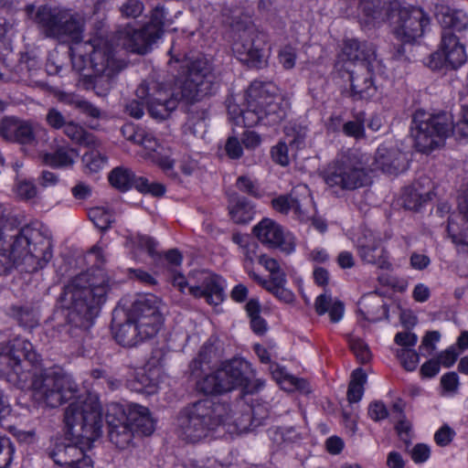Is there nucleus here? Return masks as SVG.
I'll list each match as a JSON object with an SVG mask.
<instances>
[{
    "label": "nucleus",
    "instance_id": "15",
    "mask_svg": "<svg viewBox=\"0 0 468 468\" xmlns=\"http://www.w3.org/2000/svg\"><path fill=\"white\" fill-rule=\"evenodd\" d=\"M251 372L250 364L240 358L227 360L212 374L207 376L202 382V389L207 394H221L239 387L249 388V378Z\"/></svg>",
    "mask_w": 468,
    "mask_h": 468
},
{
    "label": "nucleus",
    "instance_id": "19",
    "mask_svg": "<svg viewBox=\"0 0 468 468\" xmlns=\"http://www.w3.org/2000/svg\"><path fill=\"white\" fill-rule=\"evenodd\" d=\"M161 303V300L152 293L138 295L127 314L134 323L154 336L163 324Z\"/></svg>",
    "mask_w": 468,
    "mask_h": 468
},
{
    "label": "nucleus",
    "instance_id": "13",
    "mask_svg": "<svg viewBox=\"0 0 468 468\" xmlns=\"http://www.w3.org/2000/svg\"><path fill=\"white\" fill-rule=\"evenodd\" d=\"M38 362L39 355L26 339L16 338L0 346V376L9 382H26L30 371L28 366H37Z\"/></svg>",
    "mask_w": 468,
    "mask_h": 468
},
{
    "label": "nucleus",
    "instance_id": "27",
    "mask_svg": "<svg viewBox=\"0 0 468 468\" xmlns=\"http://www.w3.org/2000/svg\"><path fill=\"white\" fill-rule=\"evenodd\" d=\"M403 154L396 148L380 145L375 154V168L388 175H397L403 170Z\"/></svg>",
    "mask_w": 468,
    "mask_h": 468
},
{
    "label": "nucleus",
    "instance_id": "25",
    "mask_svg": "<svg viewBox=\"0 0 468 468\" xmlns=\"http://www.w3.org/2000/svg\"><path fill=\"white\" fill-rule=\"evenodd\" d=\"M373 66H356L350 73L351 92L355 100H367L376 93L372 77Z\"/></svg>",
    "mask_w": 468,
    "mask_h": 468
},
{
    "label": "nucleus",
    "instance_id": "21",
    "mask_svg": "<svg viewBox=\"0 0 468 468\" xmlns=\"http://www.w3.org/2000/svg\"><path fill=\"white\" fill-rule=\"evenodd\" d=\"M253 234L270 249H279L285 254H290L295 250L292 235L284 233L282 228L271 218H263L254 226Z\"/></svg>",
    "mask_w": 468,
    "mask_h": 468
},
{
    "label": "nucleus",
    "instance_id": "63",
    "mask_svg": "<svg viewBox=\"0 0 468 468\" xmlns=\"http://www.w3.org/2000/svg\"><path fill=\"white\" fill-rule=\"evenodd\" d=\"M305 132L300 130L295 131L292 128H286L284 140L291 148L300 149L303 146L305 141Z\"/></svg>",
    "mask_w": 468,
    "mask_h": 468
},
{
    "label": "nucleus",
    "instance_id": "39",
    "mask_svg": "<svg viewBox=\"0 0 468 468\" xmlns=\"http://www.w3.org/2000/svg\"><path fill=\"white\" fill-rule=\"evenodd\" d=\"M137 178L131 169L122 166L113 168L108 176L110 184L114 188L122 192L129 190L133 186L135 188Z\"/></svg>",
    "mask_w": 468,
    "mask_h": 468
},
{
    "label": "nucleus",
    "instance_id": "29",
    "mask_svg": "<svg viewBox=\"0 0 468 468\" xmlns=\"http://www.w3.org/2000/svg\"><path fill=\"white\" fill-rule=\"evenodd\" d=\"M441 48L446 58L450 69H456L466 60L464 47L459 42L457 37L449 30L441 34Z\"/></svg>",
    "mask_w": 468,
    "mask_h": 468
},
{
    "label": "nucleus",
    "instance_id": "41",
    "mask_svg": "<svg viewBox=\"0 0 468 468\" xmlns=\"http://www.w3.org/2000/svg\"><path fill=\"white\" fill-rule=\"evenodd\" d=\"M250 317V328L258 335H263L268 330L267 322L261 316V304L258 300L250 299L245 305Z\"/></svg>",
    "mask_w": 468,
    "mask_h": 468
},
{
    "label": "nucleus",
    "instance_id": "50",
    "mask_svg": "<svg viewBox=\"0 0 468 468\" xmlns=\"http://www.w3.org/2000/svg\"><path fill=\"white\" fill-rule=\"evenodd\" d=\"M218 356V348L210 340L207 341L200 348L197 356L193 360L196 368L204 364H209Z\"/></svg>",
    "mask_w": 468,
    "mask_h": 468
},
{
    "label": "nucleus",
    "instance_id": "8",
    "mask_svg": "<svg viewBox=\"0 0 468 468\" xmlns=\"http://www.w3.org/2000/svg\"><path fill=\"white\" fill-rule=\"evenodd\" d=\"M369 170L366 154L348 150L328 164L322 177L334 191H354L367 184Z\"/></svg>",
    "mask_w": 468,
    "mask_h": 468
},
{
    "label": "nucleus",
    "instance_id": "34",
    "mask_svg": "<svg viewBox=\"0 0 468 468\" xmlns=\"http://www.w3.org/2000/svg\"><path fill=\"white\" fill-rule=\"evenodd\" d=\"M229 201L231 204L229 214L235 223L247 224L253 218V206L245 197L233 194Z\"/></svg>",
    "mask_w": 468,
    "mask_h": 468
},
{
    "label": "nucleus",
    "instance_id": "23",
    "mask_svg": "<svg viewBox=\"0 0 468 468\" xmlns=\"http://www.w3.org/2000/svg\"><path fill=\"white\" fill-rule=\"evenodd\" d=\"M458 211L449 218L447 231L453 243L468 248V185L458 196Z\"/></svg>",
    "mask_w": 468,
    "mask_h": 468
},
{
    "label": "nucleus",
    "instance_id": "64",
    "mask_svg": "<svg viewBox=\"0 0 468 468\" xmlns=\"http://www.w3.org/2000/svg\"><path fill=\"white\" fill-rule=\"evenodd\" d=\"M237 188L251 197H259L260 192L258 186L248 176H239L236 182Z\"/></svg>",
    "mask_w": 468,
    "mask_h": 468
},
{
    "label": "nucleus",
    "instance_id": "45",
    "mask_svg": "<svg viewBox=\"0 0 468 468\" xmlns=\"http://www.w3.org/2000/svg\"><path fill=\"white\" fill-rule=\"evenodd\" d=\"M166 16L167 12L164 5H157L150 11L149 21L145 23V25L152 30H158V36L162 37L165 27L169 24V20Z\"/></svg>",
    "mask_w": 468,
    "mask_h": 468
},
{
    "label": "nucleus",
    "instance_id": "38",
    "mask_svg": "<svg viewBox=\"0 0 468 468\" xmlns=\"http://www.w3.org/2000/svg\"><path fill=\"white\" fill-rule=\"evenodd\" d=\"M269 436L279 447H288L299 443L303 436L295 427H274L269 431Z\"/></svg>",
    "mask_w": 468,
    "mask_h": 468
},
{
    "label": "nucleus",
    "instance_id": "18",
    "mask_svg": "<svg viewBox=\"0 0 468 468\" xmlns=\"http://www.w3.org/2000/svg\"><path fill=\"white\" fill-rule=\"evenodd\" d=\"M0 136L6 142L28 146L48 140V131L42 125L16 116H5L0 121Z\"/></svg>",
    "mask_w": 468,
    "mask_h": 468
},
{
    "label": "nucleus",
    "instance_id": "17",
    "mask_svg": "<svg viewBox=\"0 0 468 468\" xmlns=\"http://www.w3.org/2000/svg\"><path fill=\"white\" fill-rule=\"evenodd\" d=\"M247 95L258 99L264 125L278 124L285 118L287 102L277 93V89L272 83L253 81L248 89Z\"/></svg>",
    "mask_w": 468,
    "mask_h": 468
},
{
    "label": "nucleus",
    "instance_id": "37",
    "mask_svg": "<svg viewBox=\"0 0 468 468\" xmlns=\"http://www.w3.org/2000/svg\"><path fill=\"white\" fill-rule=\"evenodd\" d=\"M254 281L261 284L264 289L275 295L279 300L284 303H291L293 301V293L286 289V277H276L273 281H268L259 275H254Z\"/></svg>",
    "mask_w": 468,
    "mask_h": 468
},
{
    "label": "nucleus",
    "instance_id": "20",
    "mask_svg": "<svg viewBox=\"0 0 468 468\" xmlns=\"http://www.w3.org/2000/svg\"><path fill=\"white\" fill-rule=\"evenodd\" d=\"M160 38L158 30H152L145 24L140 28H134L128 24L116 33L118 45L130 52L141 55L149 52Z\"/></svg>",
    "mask_w": 468,
    "mask_h": 468
},
{
    "label": "nucleus",
    "instance_id": "60",
    "mask_svg": "<svg viewBox=\"0 0 468 468\" xmlns=\"http://www.w3.org/2000/svg\"><path fill=\"white\" fill-rule=\"evenodd\" d=\"M296 58V49L290 45L283 47L279 51V62L285 69H291L295 66Z\"/></svg>",
    "mask_w": 468,
    "mask_h": 468
},
{
    "label": "nucleus",
    "instance_id": "7",
    "mask_svg": "<svg viewBox=\"0 0 468 468\" xmlns=\"http://www.w3.org/2000/svg\"><path fill=\"white\" fill-rule=\"evenodd\" d=\"M31 385L35 400L50 408L59 407L72 399L75 402L80 398L94 396L90 393L79 396L78 385L58 366L34 373Z\"/></svg>",
    "mask_w": 468,
    "mask_h": 468
},
{
    "label": "nucleus",
    "instance_id": "59",
    "mask_svg": "<svg viewBox=\"0 0 468 468\" xmlns=\"http://www.w3.org/2000/svg\"><path fill=\"white\" fill-rule=\"evenodd\" d=\"M288 147L289 144L284 140L279 142L276 145H274L271 148V157L275 163L282 166L289 165L290 160L288 155Z\"/></svg>",
    "mask_w": 468,
    "mask_h": 468
},
{
    "label": "nucleus",
    "instance_id": "24",
    "mask_svg": "<svg viewBox=\"0 0 468 468\" xmlns=\"http://www.w3.org/2000/svg\"><path fill=\"white\" fill-rule=\"evenodd\" d=\"M112 332L117 343L125 347H133L137 344L154 337L151 334L134 323L132 317L127 314L123 323L116 324L112 320Z\"/></svg>",
    "mask_w": 468,
    "mask_h": 468
},
{
    "label": "nucleus",
    "instance_id": "52",
    "mask_svg": "<svg viewBox=\"0 0 468 468\" xmlns=\"http://www.w3.org/2000/svg\"><path fill=\"white\" fill-rule=\"evenodd\" d=\"M119 11L124 18L136 19L144 13V4L142 0H124Z\"/></svg>",
    "mask_w": 468,
    "mask_h": 468
},
{
    "label": "nucleus",
    "instance_id": "57",
    "mask_svg": "<svg viewBox=\"0 0 468 468\" xmlns=\"http://www.w3.org/2000/svg\"><path fill=\"white\" fill-rule=\"evenodd\" d=\"M15 188L17 197L23 200H31L37 195V186L32 181L19 180Z\"/></svg>",
    "mask_w": 468,
    "mask_h": 468
},
{
    "label": "nucleus",
    "instance_id": "48",
    "mask_svg": "<svg viewBox=\"0 0 468 468\" xmlns=\"http://www.w3.org/2000/svg\"><path fill=\"white\" fill-rule=\"evenodd\" d=\"M44 161L47 165L52 167H65L73 164V159L69 151L64 148H59L54 153L46 154Z\"/></svg>",
    "mask_w": 468,
    "mask_h": 468
},
{
    "label": "nucleus",
    "instance_id": "43",
    "mask_svg": "<svg viewBox=\"0 0 468 468\" xmlns=\"http://www.w3.org/2000/svg\"><path fill=\"white\" fill-rule=\"evenodd\" d=\"M367 319L370 321H378L385 316L388 318V309L377 293L372 292L364 298Z\"/></svg>",
    "mask_w": 468,
    "mask_h": 468
},
{
    "label": "nucleus",
    "instance_id": "2",
    "mask_svg": "<svg viewBox=\"0 0 468 468\" xmlns=\"http://www.w3.org/2000/svg\"><path fill=\"white\" fill-rule=\"evenodd\" d=\"M108 291L109 279L102 273H80L64 286L60 299L68 314L60 326L62 340H71L88 350L91 339L90 330L106 302Z\"/></svg>",
    "mask_w": 468,
    "mask_h": 468
},
{
    "label": "nucleus",
    "instance_id": "9",
    "mask_svg": "<svg viewBox=\"0 0 468 468\" xmlns=\"http://www.w3.org/2000/svg\"><path fill=\"white\" fill-rule=\"evenodd\" d=\"M452 133V119L447 112L431 114L418 110L412 115L410 134L420 153L428 154L441 148Z\"/></svg>",
    "mask_w": 468,
    "mask_h": 468
},
{
    "label": "nucleus",
    "instance_id": "51",
    "mask_svg": "<svg viewBox=\"0 0 468 468\" xmlns=\"http://www.w3.org/2000/svg\"><path fill=\"white\" fill-rule=\"evenodd\" d=\"M91 150L82 156V161L85 166L92 173L101 170L106 164L107 158L101 154L97 148H90Z\"/></svg>",
    "mask_w": 468,
    "mask_h": 468
},
{
    "label": "nucleus",
    "instance_id": "26",
    "mask_svg": "<svg viewBox=\"0 0 468 468\" xmlns=\"http://www.w3.org/2000/svg\"><path fill=\"white\" fill-rule=\"evenodd\" d=\"M357 251L360 259L365 263L376 265L382 270H388L391 264L388 262L385 250L379 240L375 238L359 239Z\"/></svg>",
    "mask_w": 468,
    "mask_h": 468
},
{
    "label": "nucleus",
    "instance_id": "40",
    "mask_svg": "<svg viewBox=\"0 0 468 468\" xmlns=\"http://www.w3.org/2000/svg\"><path fill=\"white\" fill-rule=\"evenodd\" d=\"M248 105L245 110H241L238 116L234 117L237 123H243L244 126H254L259 123L263 124L261 113L260 112V104L257 98L248 96Z\"/></svg>",
    "mask_w": 468,
    "mask_h": 468
},
{
    "label": "nucleus",
    "instance_id": "28",
    "mask_svg": "<svg viewBox=\"0 0 468 468\" xmlns=\"http://www.w3.org/2000/svg\"><path fill=\"white\" fill-rule=\"evenodd\" d=\"M347 59L359 62L358 66H373L376 60L375 46L369 42L348 39L343 48Z\"/></svg>",
    "mask_w": 468,
    "mask_h": 468
},
{
    "label": "nucleus",
    "instance_id": "47",
    "mask_svg": "<svg viewBox=\"0 0 468 468\" xmlns=\"http://www.w3.org/2000/svg\"><path fill=\"white\" fill-rule=\"evenodd\" d=\"M74 109L80 111L82 114L93 120H99L102 116V112L97 106L90 101L79 98L73 97L69 101Z\"/></svg>",
    "mask_w": 468,
    "mask_h": 468
},
{
    "label": "nucleus",
    "instance_id": "54",
    "mask_svg": "<svg viewBox=\"0 0 468 468\" xmlns=\"http://www.w3.org/2000/svg\"><path fill=\"white\" fill-rule=\"evenodd\" d=\"M397 357L399 359L402 367L408 371L416 369L420 356L419 354L410 348H400L397 351Z\"/></svg>",
    "mask_w": 468,
    "mask_h": 468
},
{
    "label": "nucleus",
    "instance_id": "36",
    "mask_svg": "<svg viewBox=\"0 0 468 468\" xmlns=\"http://www.w3.org/2000/svg\"><path fill=\"white\" fill-rule=\"evenodd\" d=\"M63 132L71 141L85 145L89 148H99L101 142L97 137L87 132L81 125L74 122H67L63 126Z\"/></svg>",
    "mask_w": 468,
    "mask_h": 468
},
{
    "label": "nucleus",
    "instance_id": "11",
    "mask_svg": "<svg viewBox=\"0 0 468 468\" xmlns=\"http://www.w3.org/2000/svg\"><path fill=\"white\" fill-rule=\"evenodd\" d=\"M232 50L239 60L250 68H262L267 63V35L260 31L249 18L233 22Z\"/></svg>",
    "mask_w": 468,
    "mask_h": 468
},
{
    "label": "nucleus",
    "instance_id": "22",
    "mask_svg": "<svg viewBox=\"0 0 468 468\" xmlns=\"http://www.w3.org/2000/svg\"><path fill=\"white\" fill-rule=\"evenodd\" d=\"M105 419L110 441L118 449H126L133 437L132 427L127 421L126 410L120 404L112 403L107 408Z\"/></svg>",
    "mask_w": 468,
    "mask_h": 468
},
{
    "label": "nucleus",
    "instance_id": "10",
    "mask_svg": "<svg viewBox=\"0 0 468 468\" xmlns=\"http://www.w3.org/2000/svg\"><path fill=\"white\" fill-rule=\"evenodd\" d=\"M136 96L144 102L151 116L160 120L168 118L179 102L185 101L176 80L170 83L147 78L137 87Z\"/></svg>",
    "mask_w": 468,
    "mask_h": 468
},
{
    "label": "nucleus",
    "instance_id": "3",
    "mask_svg": "<svg viewBox=\"0 0 468 468\" xmlns=\"http://www.w3.org/2000/svg\"><path fill=\"white\" fill-rule=\"evenodd\" d=\"M52 257L51 239L31 225L18 228L8 223L0 205V275H8L15 270L37 272Z\"/></svg>",
    "mask_w": 468,
    "mask_h": 468
},
{
    "label": "nucleus",
    "instance_id": "42",
    "mask_svg": "<svg viewBox=\"0 0 468 468\" xmlns=\"http://www.w3.org/2000/svg\"><path fill=\"white\" fill-rule=\"evenodd\" d=\"M367 377L366 372L358 367L351 374V379L347 389V399L350 403L358 402L364 394V386L367 383Z\"/></svg>",
    "mask_w": 468,
    "mask_h": 468
},
{
    "label": "nucleus",
    "instance_id": "61",
    "mask_svg": "<svg viewBox=\"0 0 468 468\" xmlns=\"http://www.w3.org/2000/svg\"><path fill=\"white\" fill-rule=\"evenodd\" d=\"M459 377L455 372H448L441 378V387L444 393L455 394L459 389Z\"/></svg>",
    "mask_w": 468,
    "mask_h": 468
},
{
    "label": "nucleus",
    "instance_id": "30",
    "mask_svg": "<svg viewBox=\"0 0 468 468\" xmlns=\"http://www.w3.org/2000/svg\"><path fill=\"white\" fill-rule=\"evenodd\" d=\"M127 421L132 430L144 435H151L154 431V421L149 410L144 406L133 404L126 410Z\"/></svg>",
    "mask_w": 468,
    "mask_h": 468
},
{
    "label": "nucleus",
    "instance_id": "32",
    "mask_svg": "<svg viewBox=\"0 0 468 468\" xmlns=\"http://www.w3.org/2000/svg\"><path fill=\"white\" fill-rule=\"evenodd\" d=\"M116 73L107 71L83 74L81 83L85 90H91L98 96H105L112 89V79Z\"/></svg>",
    "mask_w": 468,
    "mask_h": 468
},
{
    "label": "nucleus",
    "instance_id": "6",
    "mask_svg": "<svg viewBox=\"0 0 468 468\" xmlns=\"http://www.w3.org/2000/svg\"><path fill=\"white\" fill-rule=\"evenodd\" d=\"M33 21L46 37L71 42L74 46L83 39L86 19L82 13L74 9L42 5L37 7Z\"/></svg>",
    "mask_w": 468,
    "mask_h": 468
},
{
    "label": "nucleus",
    "instance_id": "44",
    "mask_svg": "<svg viewBox=\"0 0 468 468\" xmlns=\"http://www.w3.org/2000/svg\"><path fill=\"white\" fill-rule=\"evenodd\" d=\"M89 218L93 222L96 228L105 231L111 228L114 222V215L112 210L104 207H94L88 211Z\"/></svg>",
    "mask_w": 468,
    "mask_h": 468
},
{
    "label": "nucleus",
    "instance_id": "35",
    "mask_svg": "<svg viewBox=\"0 0 468 468\" xmlns=\"http://www.w3.org/2000/svg\"><path fill=\"white\" fill-rule=\"evenodd\" d=\"M437 16L444 27L452 28L459 32L468 28V15L461 9L441 7Z\"/></svg>",
    "mask_w": 468,
    "mask_h": 468
},
{
    "label": "nucleus",
    "instance_id": "58",
    "mask_svg": "<svg viewBox=\"0 0 468 468\" xmlns=\"http://www.w3.org/2000/svg\"><path fill=\"white\" fill-rule=\"evenodd\" d=\"M349 346L360 363L365 364L370 360L371 355L367 346L359 338H351Z\"/></svg>",
    "mask_w": 468,
    "mask_h": 468
},
{
    "label": "nucleus",
    "instance_id": "46",
    "mask_svg": "<svg viewBox=\"0 0 468 468\" xmlns=\"http://www.w3.org/2000/svg\"><path fill=\"white\" fill-rule=\"evenodd\" d=\"M10 315L23 327L32 328L37 324L33 309L28 306L14 305L10 308Z\"/></svg>",
    "mask_w": 468,
    "mask_h": 468
},
{
    "label": "nucleus",
    "instance_id": "49",
    "mask_svg": "<svg viewBox=\"0 0 468 468\" xmlns=\"http://www.w3.org/2000/svg\"><path fill=\"white\" fill-rule=\"evenodd\" d=\"M259 249V245L255 241H250L248 245H246L243 249H241V252L244 256L243 259V267L249 276L254 280V275H258L253 271L254 261L257 259L259 261V255L257 250Z\"/></svg>",
    "mask_w": 468,
    "mask_h": 468
},
{
    "label": "nucleus",
    "instance_id": "62",
    "mask_svg": "<svg viewBox=\"0 0 468 468\" xmlns=\"http://www.w3.org/2000/svg\"><path fill=\"white\" fill-rule=\"evenodd\" d=\"M343 133L346 136L361 139L365 137L364 122L359 120L346 122L343 124Z\"/></svg>",
    "mask_w": 468,
    "mask_h": 468
},
{
    "label": "nucleus",
    "instance_id": "55",
    "mask_svg": "<svg viewBox=\"0 0 468 468\" xmlns=\"http://www.w3.org/2000/svg\"><path fill=\"white\" fill-rule=\"evenodd\" d=\"M259 263L264 267L271 274L269 281H273L276 277H286L285 272L282 270L278 260L268 256L267 254L259 255Z\"/></svg>",
    "mask_w": 468,
    "mask_h": 468
},
{
    "label": "nucleus",
    "instance_id": "56",
    "mask_svg": "<svg viewBox=\"0 0 468 468\" xmlns=\"http://www.w3.org/2000/svg\"><path fill=\"white\" fill-rule=\"evenodd\" d=\"M15 447L9 438L0 435V468H7L13 460Z\"/></svg>",
    "mask_w": 468,
    "mask_h": 468
},
{
    "label": "nucleus",
    "instance_id": "14",
    "mask_svg": "<svg viewBox=\"0 0 468 468\" xmlns=\"http://www.w3.org/2000/svg\"><path fill=\"white\" fill-rule=\"evenodd\" d=\"M72 67L81 72L87 66L92 72H118L113 49L107 40L94 37L69 48Z\"/></svg>",
    "mask_w": 468,
    "mask_h": 468
},
{
    "label": "nucleus",
    "instance_id": "1",
    "mask_svg": "<svg viewBox=\"0 0 468 468\" xmlns=\"http://www.w3.org/2000/svg\"><path fill=\"white\" fill-rule=\"evenodd\" d=\"M64 422L70 442L51 441L47 455L58 465L69 468H93L87 453L102 433V409L97 396L80 398L65 410Z\"/></svg>",
    "mask_w": 468,
    "mask_h": 468
},
{
    "label": "nucleus",
    "instance_id": "33",
    "mask_svg": "<svg viewBox=\"0 0 468 468\" xmlns=\"http://www.w3.org/2000/svg\"><path fill=\"white\" fill-rule=\"evenodd\" d=\"M314 308L319 315L328 313L332 323H338L342 319L345 311L344 303L341 301H333L331 295L326 293L317 296Z\"/></svg>",
    "mask_w": 468,
    "mask_h": 468
},
{
    "label": "nucleus",
    "instance_id": "4",
    "mask_svg": "<svg viewBox=\"0 0 468 468\" xmlns=\"http://www.w3.org/2000/svg\"><path fill=\"white\" fill-rule=\"evenodd\" d=\"M243 427L232 416L229 404L204 399L187 404L176 415L175 427L177 436L195 443L208 436L219 426Z\"/></svg>",
    "mask_w": 468,
    "mask_h": 468
},
{
    "label": "nucleus",
    "instance_id": "12",
    "mask_svg": "<svg viewBox=\"0 0 468 468\" xmlns=\"http://www.w3.org/2000/svg\"><path fill=\"white\" fill-rule=\"evenodd\" d=\"M186 75L176 80L185 101L192 103L206 96L212 95L218 89V78L213 63L206 57L199 56L185 61Z\"/></svg>",
    "mask_w": 468,
    "mask_h": 468
},
{
    "label": "nucleus",
    "instance_id": "53",
    "mask_svg": "<svg viewBox=\"0 0 468 468\" xmlns=\"http://www.w3.org/2000/svg\"><path fill=\"white\" fill-rule=\"evenodd\" d=\"M135 189L144 194H151L154 197H162L165 192L164 185L156 182L150 183L147 178L140 176L135 181Z\"/></svg>",
    "mask_w": 468,
    "mask_h": 468
},
{
    "label": "nucleus",
    "instance_id": "16",
    "mask_svg": "<svg viewBox=\"0 0 468 468\" xmlns=\"http://www.w3.org/2000/svg\"><path fill=\"white\" fill-rule=\"evenodd\" d=\"M173 286L181 292L196 297H204L211 305H218L224 300L223 288L218 276L204 271L190 272L187 277L176 273L172 278Z\"/></svg>",
    "mask_w": 468,
    "mask_h": 468
},
{
    "label": "nucleus",
    "instance_id": "5",
    "mask_svg": "<svg viewBox=\"0 0 468 468\" xmlns=\"http://www.w3.org/2000/svg\"><path fill=\"white\" fill-rule=\"evenodd\" d=\"M359 8L372 19L396 17L394 34L404 43H411L420 37L430 24V17L421 8L399 7L394 0H359Z\"/></svg>",
    "mask_w": 468,
    "mask_h": 468
},
{
    "label": "nucleus",
    "instance_id": "31",
    "mask_svg": "<svg viewBox=\"0 0 468 468\" xmlns=\"http://www.w3.org/2000/svg\"><path fill=\"white\" fill-rule=\"evenodd\" d=\"M161 368L152 367L148 365L145 368L137 372L134 381L132 383L133 390L139 393L154 394L156 392L160 382Z\"/></svg>",
    "mask_w": 468,
    "mask_h": 468
}]
</instances>
